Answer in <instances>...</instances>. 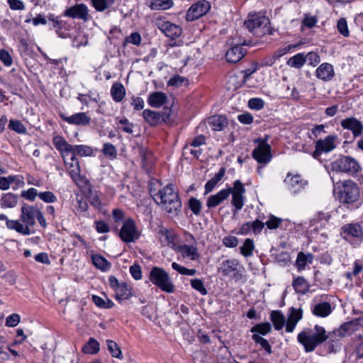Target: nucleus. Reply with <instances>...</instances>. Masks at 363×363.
Segmentation results:
<instances>
[{
  "mask_svg": "<svg viewBox=\"0 0 363 363\" xmlns=\"http://www.w3.org/2000/svg\"><path fill=\"white\" fill-rule=\"evenodd\" d=\"M9 128L19 134H24L27 131L26 128L18 120H10L9 123Z\"/></svg>",
  "mask_w": 363,
  "mask_h": 363,
  "instance_id": "nucleus-52",
  "label": "nucleus"
},
{
  "mask_svg": "<svg viewBox=\"0 0 363 363\" xmlns=\"http://www.w3.org/2000/svg\"><path fill=\"white\" fill-rule=\"evenodd\" d=\"M9 179L11 184H15L16 186L13 187L14 189L23 187L25 184L24 178L22 175H9Z\"/></svg>",
  "mask_w": 363,
  "mask_h": 363,
  "instance_id": "nucleus-60",
  "label": "nucleus"
},
{
  "mask_svg": "<svg viewBox=\"0 0 363 363\" xmlns=\"http://www.w3.org/2000/svg\"><path fill=\"white\" fill-rule=\"evenodd\" d=\"M264 106V101L260 98H252L248 101V106L251 109L260 110Z\"/></svg>",
  "mask_w": 363,
  "mask_h": 363,
  "instance_id": "nucleus-59",
  "label": "nucleus"
},
{
  "mask_svg": "<svg viewBox=\"0 0 363 363\" xmlns=\"http://www.w3.org/2000/svg\"><path fill=\"white\" fill-rule=\"evenodd\" d=\"M246 51L239 45L231 47L225 53L226 60L230 63H236L243 58Z\"/></svg>",
  "mask_w": 363,
  "mask_h": 363,
  "instance_id": "nucleus-25",
  "label": "nucleus"
},
{
  "mask_svg": "<svg viewBox=\"0 0 363 363\" xmlns=\"http://www.w3.org/2000/svg\"><path fill=\"white\" fill-rule=\"evenodd\" d=\"M49 20L54 22V27L56 28V32L59 36L65 38L67 37V34L65 33V30L62 31V22L60 20V17L50 15L49 16Z\"/></svg>",
  "mask_w": 363,
  "mask_h": 363,
  "instance_id": "nucleus-53",
  "label": "nucleus"
},
{
  "mask_svg": "<svg viewBox=\"0 0 363 363\" xmlns=\"http://www.w3.org/2000/svg\"><path fill=\"white\" fill-rule=\"evenodd\" d=\"M161 186L160 182L156 179H152L149 182V192L155 203H157L158 196L162 189Z\"/></svg>",
  "mask_w": 363,
  "mask_h": 363,
  "instance_id": "nucleus-44",
  "label": "nucleus"
},
{
  "mask_svg": "<svg viewBox=\"0 0 363 363\" xmlns=\"http://www.w3.org/2000/svg\"><path fill=\"white\" fill-rule=\"evenodd\" d=\"M292 285L297 293L304 294L308 291L309 285L303 277L294 279Z\"/></svg>",
  "mask_w": 363,
  "mask_h": 363,
  "instance_id": "nucleus-43",
  "label": "nucleus"
},
{
  "mask_svg": "<svg viewBox=\"0 0 363 363\" xmlns=\"http://www.w3.org/2000/svg\"><path fill=\"white\" fill-rule=\"evenodd\" d=\"M17 202V195L12 193L4 194L0 199V204L2 208H13Z\"/></svg>",
  "mask_w": 363,
  "mask_h": 363,
  "instance_id": "nucleus-39",
  "label": "nucleus"
},
{
  "mask_svg": "<svg viewBox=\"0 0 363 363\" xmlns=\"http://www.w3.org/2000/svg\"><path fill=\"white\" fill-rule=\"evenodd\" d=\"M91 118L84 112H80L69 116V123L77 125H88L90 124Z\"/></svg>",
  "mask_w": 363,
  "mask_h": 363,
  "instance_id": "nucleus-34",
  "label": "nucleus"
},
{
  "mask_svg": "<svg viewBox=\"0 0 363 363\" xmlns=\"http://www.w3.org/2000/svg\"><path fill=\"white\" fill-rule=\"evenodd\" d=\"M281 223L282 219L279 218L273 215H270L269 216L268 220L264 223V225H266L268 229L275 230L280 226Z\"/></svg>",
  "mask_w": 363,
  "mask_h": 363,
  "instance_id": "nucleus-55",
  "label": "nucleus"
},
{
  "mask_svg": "<svg viewBox=\"0 0 363 363\" xmlns=\"http://www.w3.org/2000/svg\"><path fill=\"white\" fill-rule=\"evenodd\" d=\"M111 94L115 101L119 102L122 101L125 95L123 85L121 83H114L111 89Z\"/></svg>",
  "mask_w": 363,
  "mask_h": 363,
  "instance_id": "nucleus-40",
  "label": "nucleus"
},
{
  "mask_svg": "<svg viewBox=\"0 0 363 363\" xmlns=\"http://www.w3.org/2000/svg\"><path fill=\"white\" fill-rule=\"evenodd\" d=\"M208 125L214 131H221L228 125L227 118L223 115H215L207 120Z\"/></svg>",
  "mask_w": 363,
  "mask_h": 363,
  "instance_id": "nucleus-24",
  "label": "nucleus"
},
{
  "mask_svg": "<svg viewBox=\"0 0 363 363\" xmlns=\"http://www.w3.org/2000/svg\"><path fill=\"white\" fill-rule=\"evenodd\" d=\"M302 316L303 311L301 308H290L286 324V331L287 333L293 332L298 322L302 318Z\"/></svg>",
  "mask_w": 363,
  "mask_h": 363,
  "instance_id": "nucleus-20",
  "label": "nucleus"
},
{
  "mask_svg": "<svg viewBox=\"0 0 363 363\" xmlns=\"http://www.w3.org/2000/svg\"><path fill=\"white\" fill-rule=\"evenodd\" d=\"M7 228L10 230H14L17 233L23 235H28L31 234L30 228L26 225H23L19 220H12L7 221Z\"/></svg>",
  "mask_w": 363,
  "mask_h": 363,
  "instance_id": "nucleus-30",
  "label": "nucleus"
},
{
  "mask_svg": "<svg viewBox=\"0 0 363 363\" xmlns=\"http://www.w3.org/2000/svg\"><path fill=\"white\" fill-rule=\"evenodd\" d=\"M252 339L255 341V343L259 344L262 349H264L267 352V354L272 353V347L266 339L261 337L258 334H253Z\"/></svg>",
  "mask_w": 363,
  "mask_h": 363,
  "instance_id": "nucleus-51",
  "label": "nucleus"
},
{
  "mask_svg": "<svg viewBox=\"0 0 363 363\" xmlns=\"http://www.w3.org/2000/svg\"><path fill=\"white\" fill-rule=\"evenodd\" d=\"M191 286L194 289L198 291L202 295H206L207 294V290L205 288L201 279H191Z\"/></svg>",
  "mask_w": 363,
  "mask_h": 363,
  "instance_id": "nucleus-56",
  "label": "nucleus"
},
{
  "mask_svg": "<svg viewBox=\"0 0 363 363\" xmlns=\"http://www.w3.org/2000/svg\"><path fill=\"white\" fill-rule=\"evenodd\" d=\"M160 240L163 245L173 247L174 245V233L171 230L161 229L159 231Z\"/></svg>",
  "mask_w": 363,
  "mask_h": 363,
  "instance_id": "nucleus-33",
  "label": "nucleus"
},
{
  "mask_svg": "<svg viewBox=\"0 0 363 363\" xmlns=\"http://www.w3.org/2000/svg\"><path fill=\"white\" fill-rule=\"evenodd\" d=\"M238 265L237 259H226L221 262L219 271L223 276L236 278L238 274Z\"/></svg>",
  "mask_w": 363,
  "mask_h": 363,
  "instance_id": "nucleus-18",
  "label": "nucleus"
},
{
  "mask_svg": "<svg viewBox=\"0 0 363 363\" xmlns=\"http://www.w3.org/2000/svg\"><path fill=\"white\" fill-rule=\"evenodd\" d=\"M316 77L325 82L330 81L335 75L333 67L330 63L321 64L315 71Z\"/></svg>",
  "mask_w": 363,
  "mask_h": 363,
  "instance_id": "nucleus-23",
  "label": "nucleus"
},
{
  "mask_svg": "<svg viewBox=\"0 0 363 363\" xmlns=\"http://www.w3.org/2000/svg\"><path fill=\"white\" fill-rule=\"evenodd\" d=\"M0 60L7 67L11 66L13 63L11 55L4 49L0 50Z\"/></svg>",
  "mask_w": 363,
  "mask_h": 363,
  "instance_id": "nucleus-62",
  "label": "nucleus"
},
{
  "mask_svg": "<svg viewBox=\"0 0 363 363\" xmlns=\"http://www.w3.org/2000/svg\"><path fill=\"white\" fill-rule=\"evenodd\" d=\"M138 153L142 160L143 167L149 172L152 168V152L143 146L138 147Z\"/></svg>",
  "mask_w": 363,
  "mask_h": 363,
  "instance_id": "nucleus-26",
  "label": "nucleus"
},
{
  "mask_svg": "<svg viewBox=\"0 0 363 363\" xmlns=\"http://www.w3.org/2000/svg\"><path fill=\"white\" fill-rule=\"evenodd\" d=\"M337 28L339 33L343 36L348 37L350 35V31L348 30L347 23L345 18H340L337 21Z\"/></svg>",
  "mask_w": 363,
  "mask_h": 363,
  "instance_id": "nucleus-57",
  "label": "nucleus"
},
{
  "mask_svg": "<svg viewBox=\"0 0 363 363\" xmlns=\"http://www.w3.org/2000/svg\"><path fill=\"white\" fill-rule=\"evenodd\" d=\"M118 236L124 242H133L140 237L135 222L133 219L128 218L125 220L123 225L118 231Z\"/></svg>",
  "mask_w": 363,
  "mask_h": 363,
  "instance_id": "nucleus-7",
  "label": "nucleus"
},
{
  "mask_svg": "<svg viewBox=\"0 0 363 363\" xmlns=\"http://www.w3.org/2000/svg\"><path fill=\"white\" fill-rule=\"evenodd\" d=\"M332 312V307L328 302H321L314 306L312 313L318 317H327Z\"/></svg>",
  "mask_w": 363,
  "mask_h": 363,
  "instance_id": "nucleus-29",
  "label": "nucleus"
},
{
  "mask_svg": "<svg viewBox=\"0 0 363 363\" xmlns=\"http://www.w3.org/2000/svg\"><path fill=\"white\" fill-rule=\"evenodd\" d=\"M160 29L167 37L172 40L179 38L182 33L181 27L169 21L164 22L162 24Z\"/></svg>",
  "mask_w": 363,
  "mask_h": 363,
  "instance_id": "nucleus-22",
  "label": "nucleus"
},
{
  "mask_svg": "<svg viewBox=\"0 0 363 363\" xmlns=\"http://www.w3.org/2000/svg\"><path fill=\"white\" fill-rule=\"evenodd\" d=\"M284 182L287 184L290 188L295 189L296 190L300 189L307 183L306 181H304L301 178L299 174L291 177L289 174L284 179Z\"/></svg>",
  "mask_w": 363,
  "mask_h": 363,
  "instance_id": "nucleus-37",
  "label": "nucleus"
},
{
  "mask_svg": "<svg viewBox=\"0 0 363 363\" xmlns=\"http://www.w3.org/2000/svg\"><path fill=\"white\" fill-rule=\"evenodd\" d=\"M267 21L268 19L263 16L257 13H250L244 25L250 32H255L256 30L259 28L262 25H266Z\"/></svg>",
  "mask_w": 363,
  "mask_h": 363,
  "instance_id": "nucleus-17",
  "label": "nucleus"
},
{
  "mask_svg": "<svg viewBox=\"0 0 363 363\" xmlns=\"http://www.w3.org/2000/svg\"><path fill=\"white\" fill-rule=\"evenodd\" d=\"M306 62V59L303 53H298L296 55L291 57L287 64L295 68H301Z\"/></svg>",
  "mask_w": 363,
  "mask_h": 363,
  "instance_id": "nucleus-48",
  "label": "nucleus"
},
{
  "mask_svg": "<svg viewBox=\"0 0 363 363\" xmlns=\"http://www.w3.org/2000/svg\"><path fill=\"white\" fill-rule=\"evenodd\" d=\"M331 169L333 172L357 173L360 166L354 158L349 156H342L331 163Z\"/></svg>",
  "mask_w": 363,
  "mask_h": 363,
  "instance_id": "nucleus-6",
  "label": "nucleus"
},
{
  "mask_svg": "<svg viewBox=\"0 0 363 363\" xmlns=\"http://www.w3.org/2000/svg\"><path fill=\"white\" fill-rule=\"evenodd\" d=\"M359 320L357 319L343 323L337 330H333L332 333L339 337H345L356 331L359 328Z\"/></svg>",
  "mask_w": 363,
  "mask_h": 363,
  "instance_id": "nucleus-21",
  "label": "nucleus"
},
{
  "mask_svg": "<svg viewBox=\"0 0 363 363\" xmlns=\"http://www.w3.org/2000/svg\"><path fill=\"white\" fill-rule=\"evenodd\" d=\"M38 197L45 203H54L57 201L56 196L51 191L40 192Z\"/></svg>",
  "mask_w": 363,
  "mask_h": 363,
  "instance_id": "nucleus-61",
  "label": "nucleus"
},
{
  "mask_svg": "<svg viewBox=\"0 0 363 363\" xmlns=\"http://www.w3.org/2000/svg\"><path fill=\"white\" fill-rule=\"evenodd\" d=\"M312 259L313 256L311 254L306 255L302 252H299L296 261V265L298 270L304 269L308 262L311 263Z\"/></svg>",
  "mask_w": 363,
  "mask_h": 363,
  "instance_id": "nucleus-47",
  "label": "nucleus"
},
{
  "mask_svg": "<svg viewBox=\"0 0 363 363\" xmlns=\"http://www.w3.org/2000/svg\"><path fill=\"white\" fill-rule=\"evenodd\" d=\"M69 153L72 154L71 162L69 163L70 172L74 169L72 164L73 163L75 164L76 162L78 163L79 167L80 168L79 162L77 159L76 155H79L81 157L91 156L93 154V149L89 146L83 145L74 146L69 145Z\"/></svg>",
  "mask_w": 363,
  "mask_h": 363,
  "instance_id": "nucleus-15",
  "label": "nucleus"
},
{
  "mask_svg": "<svg viewBox=\"0 0 363 363\" xmlns=\"http://www.w3.org/2000/svg\"><path fill=\"white\" fill-rule=\"evenodd\" d=\"M171 109L165 108L162 112H157L150 109H145L143 112V116L145 121L152 126H155L164 122L166 123H169V118L171 115Z\"/></svg>",
  "mask_w": 363,
  "mask_h": 363,
  "instance_id": "nucleus-9",
  "label": "nucleus"
},
{
  "mask_svg": "<svg viewBox=\"0 0 363 363\" xmlns=\"http://www.w3.org/2000/svg\"><path fill=\"white\" fill-rule=\"evenodd\" d=\"M72 166L74 167V169L69 172V177L81 192L88 197L90 204L96 209L101 210L102 203L99 194L97 192H92L91 184L88 179L81 174V169L79 167L78 163L76 162V163H73Z\"/></svg>",
  "mask_w": 363,
  "mask_h": 363,
  "instance_id": "nucleus-1",
  "label": "nucleus"
},
{
  "mask_svg": "<svg viewBox=\"0 0 363 363\" xmlns=\"http://www.w3.org/2000/svg\"><path fill=\"white\" fill-rule=\"evenodd\" d=\"M102 152L106 156L115 158L117 155V151L115 146L111 143H105L103 146Z\"/></svg>",
  "mask_w": 363,
  "mask_h": 363,
  "instance_id": "nucleus-58",
  "label": "nucleus"
},
{
  "mask_svg": "<svg viewBox=\"0 0 363 363\" xmlns=\"http://www.w3.org/2000/svg\"><path fill=\"white\" fill-rule=\"evenodd\" d=\"M225 173V169L221 167L218 173H216L213 178H211L205 185V194H207L213 191L216 184L222 179Z\"/></svg>",
  "mask_w": 363,
  "mask_h": 363,
  "instance_id": "nucleus-36",
  "label": "nucleus"
},
{
  "mask_svg": "<svg viewBox=\"0 0 363 363\" xmlns=\"http://www.w3.org/2000/svg\"><path fill=\"white\" fill-rule=\"evenodd\" d=\"M179 252L183 257L189 258L191 260H195L199 257L196 247L193 245H180L179 247Z\"/></svg>",
  "mask_w": 363,
  "mask_h": 363,
  "instance_id": "nucleus-31",
  "label": "nucleus"
},
{
  "mask_svg": "<svg viewBox=\"0 0 363 363\" xmlns=\"http://www.w3.org/2000/svg\"><path fill=\"white\" fill-rule=\"evenodd\" d=\"M99 350V342L94 337H90L89 341L82 347V352L84 353L91 354L98 353Z\"/></svg>",
  "mask_w": 363,
  "mask_h": 363,
  "instance_id": "nucleus-41",
  "label": "nucleus"
},
{
  "mask_svg": "<svg viewBox=\"0 0 363 363\" xmlns=\"http://www.w3.org/2000/svg\"><path fill=\"white\" fill-rule=\"evenodd\" d=\"M188 203L189 208L195 215L198 216L200 214L202 203L199 199L191 197L189 199Z\"/></svg>",
  "mask_w": 363,
  "mask_h": 363,
  "instance_id": "nucleus-54",
  "label": "nucleus"
},
{
  "mask_svg": "<svg viewBox=\"0 0 363 363\" xmlns=\"http://www.w3.org/2000/svg\"><path fill=\"white\" fill-rule=\"evenodd\" d=\"M210 6L206 1L193 4L188 10L186 18L188 21H193L206 14Z\"/></svg>",
  "mask_w": 363,
  "mask_h": 363,
  "instance_id": "nucleus-14",
  "label": "nucleus"
},
{
  "mask_svg": "<svg viewBox=\"0 0 363 363\" xmlns=\"http://www.w3.org/2000/svg\"><path fill=\"white\" fill-rule=\"evenodd\" d=\"M147 5L151 10H166L173 6L172 0H147Z\"/></svg>",
  "mask_w": 363,
  "mask_h": 363,
  "instance_id": "nucleus-32",
  "label": "nucleus"
},
{
  "mask_svg": "<svg viewBox=\"0 0 363 363\" xmlns=\"http://www.w3.org/2000/svg\"><path fill=\"white\" fill-rule=\"evenodd\" d=\"M255 249L254 241L252 239L247 238L243 245L240 247L241 254L247 257L252 255L253 250Z\"/></svg>",
  "mask_w": 363,
  "mask_h": 363,
  "instance_id": "nucleus-49",
  "label": "nucleus"
},
{
  "mask_svg": "<svg viewBox=\"0 0 363 363\" xmlns=\"http://www.w3.org/2000/svg\"><path fill=\"white\" fill-rule=\"evenodd\" d=\"M21 320V317L17 313L9 315L6 319V325L8 327H16Z\"/></svg>",
  "mask_w": 363,
  "mask_h": 363,
  "instance_id": "nucleus-63",
  "label": "nucleus"
},
{
  "mask_svg": "<svg viewBox=\"0 0 363 363\" xmlns=\"http://www.w3.org/2000/svg\"><path fill=\"white\" fill-rule=\"evenodd\" d=\"M340 125L343 129L350 130L354 138L363 133V123L355 117L351 116L342 120Z\"/></svg>",
  "mask_w": 363,
  "mask_h": 363,
  "instance_id": "nucleus-12",
  "label": "nucleus"
},
{
  "mask_svg": "<svg viewBox=\"0 0 363 363\" xmlns=\"http://www.w3.org/2000/svg\"><path fill=\"white\" fill-rule=\"evenodd\" d=\"M69 16L73 18H78L84 21H87V7L84 4H80L69 8Z\"/></svg>",
  "mask_w": 363,
  "mask_h": 363,
  "instance_id": "nucleus-28",
  "label": "nucleus"
},
{
  "mask_svg": "<svg viewBox=\"0 0 363 363\" xmlns=\"http://www.w3.org/2000/svg\"><path fill=\"white\" fill-rule=\"evenodd\" d=\"M334 191L340 202L343 204H353L360 196L359 188L352 180L337 183Z\"/></svg>",
  "mask_w": 363,
  "mask_h": 363,
  "instance_id": "nucleus-4",
  "label": "nucleus"
},
{
  "mask_svg": "<svg viewBox=\"0 0 363 363\" xmlns=\"http://www.w3.org/2000/svg\"><path fill=\"white\" fill-rule=\"evenodd\" d=\"M315 333L311 330H303L297 336L298 342L301 344L306 352H311L315 350L317 346L321 345L330 338L332 333L327 334L325 328L318 325L314 327Z\"/></svg>",
  "mask_w": 363,
  "mask_h": 363,
  "instance_id": "nucleus-2",
  "label": "nucleus"
},
{
  "mask_svg": "<svg viewBox=\"0 0 363 363\" xmlns=\"http://www.w3.org/2000/svg\"><path fill=\"white\" fill-rule=\"evenodd\" d=\"M167 100V96L162 92H153L150 94L147 102L152 107H160L162 106Z\"/></svg>",
  "mask_w": 363,
  "mask_h": 363,
  "instance_id": "nucleus-35",
  "label": "nucleus"
},
{
  "mask_svg": "<svg viewBox=\"0 0 363 363\" xmlns=\"http://www.w3.org/2000/svg\"><path fill=\"white\" fill-rule=\"evenodd\" d=\"M108 283L110 286L115 291V297L117 300H126L132 296L131 288L127 283H120L114 276L108 277Z\"/></svg>",
  "mask_w": 363,
  "mask_h": 363,
  "instance_id": "nucleus-10",
  "label": "nucleus"
},
{
  "mask_svg": "<svg viewBox=\"0 0 363 363\" xmlns=\"http://www.w3.org/2000/svg\"><path fill=\"white\" fill-rule=\"evenodd\" d=\"M157 204L167 213H177L182 207V202L178 193L174 191L173 185L169 184L161 190L157 198Z\"/></svg>",
  "mask_w": 363,
  "mask_h": 363,
  "instance_id": "nucleus-3",
  "label": "nucleus"
},
{
  "mask_svg": "<svg viewBox=\"0 0 363 363\" xmlns=\"http://www.w3.org/2000/svg\"><path fill=\"white\" fill-rule=\"evenodd\" d=\"M272 330V326L269 323H263L254 325L251 328L250 332L253 334L265 335Z\"/></svg>",
  "mask_w": 363,
  "mask_h": 363,
  "instance_id": "nucleus-46",
  "label": "nucleus"
},
{
  "mask_svg": "<svg viewBox=\"0 0 363 363\" xmlns=\"http://www.w3.org/2000/svg\"><path fill=\"white\" fill-rule=\"evenodd\" d=\"M252 157L261 164H267L272 160L271 146L267 143V140L261 141L252 153Z\"/></svg>",
  "mask_w": 363,
  "mask_h": 363,
  "instance_id": "nucleus-11",
  "label": "nucleus"
},
{
  "mask_svg": "<svg viewBox=\"0 0 363 363\" xmlns=\"http://www.w3.org/2000/svg\"><path fill=\"white\" fill-rule=\"evenodd\" d=\"M52 140L55 147L61 152L64 162L66 163L65 157L68 155V143L59 135L55 136Z\"/></svg>",
  "mask_w": 363,
  "mask_h": 363,
  "instance_id": "nucleus-38",
  "label": "nucleus"
},
{
  "mask_svg": "<svg viewBox=\"0 0 363 363\" xmlns=\"http://www.w3.org/2000/svg\"><path fill=\"white\" fill-rule=\"evenodd\" d=\"M232 192L231 188L220 190L216 194L211 195L206 201V206L209 208H213L220 205L226 200Z\"/></svg>",
  "mask_w": 363,
  "mask_h": 363,
  "instance_id": "nucleus-19",
  "label": "nucleus"
},
{
  "mask_svg": "<svg viewBox=\"0 0 363 363\" xmlns=\"http://www.w3.org/2000/svg\"><path fill=\"white\" fill-rule=\"evenodd\" d=\"M91 258H92V262H93L94 265L96 268H98L102 271H106L111 267L110 262L106 258H104V257H102L101 255H92Z\"/></svg>",
  "mask_w": 363,
  "mask_h": 363,
  "instance_id": "nucleus-45",
  "label": "nucleus"
},
{
  "mask_svg": "<svg viewBox=\"0 0 363 363\" xmlns=\"http://www.w3.org/2000/svg\"><path fill=\"white\" fill-rule=\"evenodd\" d=\"M38 212V208L24 203L21 207V220L28 227L33 226L35 224V218Z\"/></svg>",
  "mask_w": 363,
  "mask_h": 363,
  "instance_id": "nucleus-16",
  "label": "nucleus"
},
{
  "mask_svg": "<svg viewBox=\"0 0 363 363\" xmlns=\"http://www.w3.org/2000/svg\"><path fill=\"white\" fill-rule=\"evenodd\" d=\"M108 350L111 354L112 357L123 359L122 352L118 345L113 340H108L106 341Z\"/></svg>",
  "mask_w": 363,
  "mask_h": 363,
  "instance_id": "nucleus-50",
  "label": "nucleus"
},
{
  "mask_svg": "<svg viewBox=\"0 0 363 363\" xmlns=\"http://www.w3.org/2000/svg\"><path fill=\"white\" fill-rule=\"evenodd\" d=\"M233 194L232 204L235 208V212L240 211L244 206V196L245 189L240 180H236L231 188Z\"/></svg>",
  "mask_w": 363,
  "mask_h": 363,
  "instance_id": "nucleus-13",
  "label": "nucleus"
},
{
  "mask_svg": "<svg viewBox=\"0 0 363 363\" xmlns=\"http://www.w3.org/2000/svg\"><path fill=\"white\" fill-rule=\"evenodd\" d=\"M149 279L163 291L167 293L174 291L175 287L170 277L162 268L153 267L150 272Z\"/></svg>",
  "mask_w": 363,
  "mask_h": 363,
  "instance_id": "nucleus-5",
  "label": "nucleus"
},
{
  "mask_svg": "<svg viewBox=\"0 0 363 363\" xmlns=\"http://www.w3.org/2000/svg\"><path fill=\"white\" fill-rule=\"evenodd\" d=\"M270 318L276 330H279L282 329L285 324V318L281 311H273L271 313Z\"/></svg>",
  "mask_w": 363,
  "mask_h": 363,
  "instance_id": "nucleus-42",
  "label": "nucleus"
},
{
  "mask_svg": "<svg viewBox=\"0 0 363 363\" xmlns=\"http://www.w3.org/2000/svg\"><path fill=\"white\" fill-rule=\"evenodd\" d=\"M342 234L344 237L351 236L353 238H359L362 235V230L360 225L357 223H350L345 225L342 228Z\"/></svg>",
  "mask_w": 363,
  "mask_h": 363,
  "instance_id": "nucleus-27",
  "label": "nucleus"
},
{
  "mask_svg": "<svg viewBox=\"0 0 363 363\" xmlns=\"http://www.w3.org/2000/svg\"><path fill=\"white\" fill-rule=\"evenodd\" d=\"M337 140V135L335 134L329 135L324 139H319L315 142V149L312 154V156L315 159H318L319 157L323 153H328L337 147L336 140Z\"/></svg>",
  "mask_w": 363,
  "mask_h": 363,
  "instance_id": "nucleus-8",
  "label": "nucleus"
},
{
  "mask_svg": "<svg viewBox=\"0 0 363 363\" xmlns=\"http://www.w3.org/2000/svg\"><path fill=\"white\" fill-rule=\"evenodd\" d=\"M250 227L252 232H253L255 235H258L262 231L264 227V223L259 219H256L253 222L250 223Z\"/></svg>",
  "mask_w": 363,
  "mask_h": 363,
  "instance_id": "nucleus-64",
  "label": "nucleus"
}]
</instances>
